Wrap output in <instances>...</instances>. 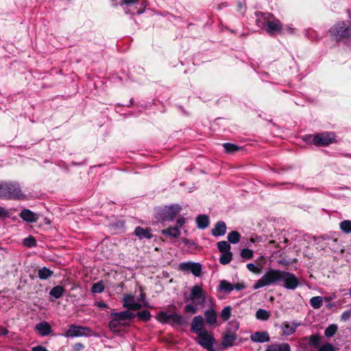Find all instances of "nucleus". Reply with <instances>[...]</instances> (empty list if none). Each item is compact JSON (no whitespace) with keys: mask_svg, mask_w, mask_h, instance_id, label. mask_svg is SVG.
Segmentation results:
<instances>
[{"mask_svg":"<svg viewBox=\"0 0 351 351\" xmlns=\"http://www.w3.org/2000/svg\"><path fill=\"white\" fill-rule=\"evenodd\" d=\"M283 282L287 289L294 290L300 284L298 278L292 273L278 269H270L253 286L254 289H258L273 284Z\"/></svg>","mask_w":351,"mask_h":351,"instance_id":"obj_1","label":"nucleus"},{"mask_svg":"<svg viewBox=\"0 0 351 351\" xmlns=\"http://www.w3.org/2000/svg\"><path fill=\"white\" fill-rule=\"evenodd\" d=\"M184 301L192 302L184 306L186 313L195 314L198 311V306L202 307L206 303V296L204 293L198 285L193 286L191 289L190 295L184 298Z\"/></svg>","mask_w":351,"mask_h":351,"instance_id":"obj_2","label":"nucleus"},{"mask_svg":"<svg viewBox=\"0 0 351 351\" xmlns=\"http://www.w3.org/2000/svg\"><path fill=\"white\" fill-rule=\"evenodd\" d=\"M0 199L22 200L25 199V195L22 193L19 183L0 182Z\"/></svg>","mask_w":351,"mask_h":351,"instance_id":"obj_3","label":"nucleus"},{"mask_svg":"<svg viewBox=\"0 0 351 351\" xmlns=\"http://www.w3.org/2000/svg\"><path fill=\"white\" fill-rule=\"evenodd\" d=\"M182 210V206L178 204L158 207L154 209V217L159 221H173Z\"/></svg>","mask_w":351,"mask_h":351,"instance_id":"obj_4","label":"nucleus"},{"mask_svg":"<svg viewBox=\"0 0 351 351\" xmlns=\"http://www.w3.org/2000/svg\"><path fill=\"white\" fill-rule=\"evenodd\" d=\"M329 33L330 36L337 42L343 40L346 38H351V23L337 22L330 28Z\"/></svg>","mask_w":351,"mask_h":351,"instance_id":"obj_5","label":"nucleus"},{"mask_svg":"<svg viewBox=\"0 0 351 351\" xmlns=\"http://www.w3.org/2000/svg\"><path fill=\"white\" fill-rule=\"evenodd\" d=\"M336 136L333 132H321L306 137V141L317 147H326L336 142Z\"/></svg>","mask_w":351,"mask_h":351,"instance_id":"obj_6","label":"nucleus"},{"mask_svg":"<svg viewBox=\"0 0 351 351\" xmlns=\"http://www.w3.org/2000/svg\"><path fill=\"white\" fill-rule=\"evenodd\" d=\"M156 319L162 324H170L171 326H182L186 324L184 317L176 312L168 314L165 311H160L157 314Z\"/></svg>","mask_w":351,"mask_h":351,"instance_id":"obj_7","label":"nucleus"},{"mask_svg":"<svg viewBox=\"0 0 351 351\" xmlns=\"http://www.w3.org/2000/svg\"><path fill=\"white\" fill-rule=\"evenodd\" d=\"M67 338L95 336L94 331L89 327L71 324L64 334Z\"/></svg>","mask_w":351,"mask_h":351,"instance_id":"obj_8","label":"nucleus"},{"mask_svg":"<svg viewBox=\"0 0 351 351\" xmlns=\"http://www.w3.org/2000/svg\"><path fill=\"white\" fill-rule=\"evenodd\" d=\"M179 270L192 273L195 277H199L202 273V265L199 263L183 262L179 265Z\"/></svg>","mask_w":351,"mask_h":351,"instance_id":"obj_9","label":"nucleus"},{"mask_svg":"<svg viewBox=\"0 0 351 351\" xmlns=\"http://www.w3.org/2000/svg\"><path fill=\"white\" fill-rule=\"evenodd\" d=\"M197 337L199 339V341H197L198 344L207 350L214 347V345L216 343V341L213 336L208 333L206 330H204V332L198 334Z\"/></svg>","mask_w":351,"mask_h":351,"instance_id":"obj_10","label":"nucleus"},{"mask_svg":"<svg viewBox=\"0 0 351 351\" xmlns=\"http://www.w3.org/2000/svg\"><path fill=\"white\" fill-rule=\"evenodd\" d=\"M122 302L123 306L130 311H137L142 308V304L136 302L134 297L132 294H127L124 295Z\"/></svg>","mask_w":351,"mask_h":351,"instance_id":"obj_11","label":"nucleus"},{"mask_svg":"<svg viewBox=\"0 0 351 351\" xmlns=\"http://www.w3.org/2000/svg\"><path fill=\"white\" fill-rule=\"evenodd\" d=\"M204 320L202 316L196 315L191 322V330L197 334V335L204 331L203 328Z\"/></svg>","mask_w":351,"mask_h":351,"instance_id":"obj_12","label":"nucleus"},{"mask_svg":"<svg viewBox=\"0 0 351 351\" xmlns=\"http://www.w3.org/2000/svg\"><path fill=\"white\" fill-rule=\"evenodd\" d=\"M256 19V25L261 28H264L270 19L273 18V16L269 13H264L262 12L256 11L254 13Z\"/></svg>","mask_w":351,"mask_h":351,"instance_id":"obj_13","label":"nucleus"},{"mask_svg":"<svg viewBox=\"0 0 351 351\" xmlns=\"http://www.w3.org/2000/svg\"><path fill=\"white\" fill-rule=\"evenodd\" d=\"M35 330H36L41 337H46L52 332V328L50 324L45 321L36 324Z\"/></svg>","mask_w":351,"mask_h":351,"instance_id":"obj_14","label":"nucleus"},{"mask_svg":"<svg viewBox=\"0 0 351 351\" xmlns=\"http://www.w3.org/2000/svg\"><path fill=\"white\" fill-rule=\"evenodd\" d=\"M264 28L268 34H274L281 31L282 25L279 20L270 19Z\"/></svg>","mask_w":351,"mask_h":351,"instance_id":"obj_15","label":"nucleus"},{"mask_svg":"<svg viewBox=\"0 0 351 351\" xmlns=\"http://www.w3.org/2000/svg\"><path fill=\"white\" fill-rule=\"evenodd\" d=\"M237 339V335L235 333H231L230 331H227L222 337V348L225 349L233 346Z\"/></svg>","mask_w":351,"mask_h":351,"instance_id":"obj_16","label":"nucleus"},{"mask_svg":"<svg viewBox=\"0 0 351 351\" xmlns=\"http://www.w3.org/2000/svg\"><path fill=\"white\" fill-rule=\"evenodd\" d=\"M19 215L23 221L28 223L36 222L38 219V215L27 208L23 209Z\"/></svg>","mask_w":351,"mask_h":351,"instance_id":"obj_17","label":"nucleus"},{"mask_svg":"<svg viewBox=\"0 0 351 351\" xmlns=\"http://www.w3.org/2000/svg\"><path fill=\"white\" fill-rule=\"evenodd\" d=\"M226 223L223 221H217L215 227L211 230V234L214 237H221L223 236L226 232Z\"/></svg>","mask_w":351,"mask_h":351,"instance_id":"obj_18","label":"nucleus"},{"mask_svg":"<svg viewBox=\"0 0 351 351\" xmlns=\"http://www.w3.org/2000/svg\"><path fill=\"white\" fill-rule=\"evenodd\" d=\"M160 232L163 236L170 239H176L181 235V230L177 228L176 226H170L166 229L162 230Z\"/></svg>","mask_w":351,"mask_h":351,"instance_id":"obj_19","label":"nucleus"},{"mask_svg":"<svg viewBox=\"0 0 351 351\" xmlns=\"http://www.w3.org/2000/svg\"><path fill=\"white\" fill-rule=\"evenodd\" d=\"M250 339L256 343H265L268 342L270 338L267 331H263L254 332L250 336Z\"/></svg>","mask_w":351,"mask_h":351,"instance_id":"obj_20","label":"nucleus"},{"mask_svg":"<svg viewBox=\"0 0 351 351\" xmlns=\"http://www.w3.org/2000/svg\"><path fill=\"white\" fill-rule=\"evenodd\" d=\"M195 221L199 229L204 230L209 226L210 219L206 215H199L196 217Z\"/></svg>","mask_w":351,"mask_h":351,"instance_id":"obj_21","label":"nucleus"},{"mask_svg":"<svg viewBox=\"0 0 351 351\" xmlns=\"http://www.w3.org/2000/svg\"><path fill=\"white\" fill-rule=\"evenodd\" d=\"M134 234L140 239H151L153 237L149 229H144L141 226H138L135 228Z\"/></svg>","mask_w":351,"mask_h":351,"instance_id":"obj_22","label":"nucleus"},{"mask_svg":"<svg viewBox=\"0 0 351 351\" xmlns=\"http://www.w3.org/2000/svg\"><path fill=\"white\" fill-rule=\"evenodd\" d=\"M204 316L208 324L213 325L217 322V313L213 308L207 309L204 312Z\"/></svg>","mask_w":351,"mask_h":351,"instance_id":"obj_23","label":"nucleus"},{"mask_svg":"<svg viewBox=\"0 0 351 351\" xmlns=\"http://www.w3.org/2000/svg\"><path fill=\"white\" fill-rule=\"evenodd\" d=\"M111 316L118 317V318L121 319V322L125 320H130L136 317L135 314L130 312V311H123L121 312L112 313Z\"/></svg>","mask_w":351,"mask_h":351,"instance_id":"obj_24","label":"nucleus"},{"mask_svg":"<svg viewBox=\"0 0 351 351\" xmlns=\"http://www.w3.org/2000/svg\"><path fill=\"white\" fill-rule=\"evenodd\" d=\"M53 275V271L47 267H43L38 270V276L40 280H47Z\"/></svg>","mask_w":351,"mask_h":351,"instance_id":"obj_25","label":"nucleus"},{"mask_svg":"<svg viewBox=\"0 0 351 351\" xmlns=\"http://www.w3.org/2000/svg\"><path fill=\"white\" fill-rule=\"evenodd\" d=\"M64 291L65 289L63 288V287L60 285H56L50 290L49 295L54 298L55 299H59L63 295Z\"/></svg>","mask_w":351,"mask_h":351,"instance_id":"obj_26","label":"nucleus"},{"mask_svg":"<svg viewBox=\"0 0 351 351\" xmlns=\"http://www.w3.org/2000/svg\"><path fill=\"white\" fill-rule=\"evenodd\" d=\"M299 324H293L291 325L288 323H285L282 325L281 328L285 335L289 336L295 332Z\"/></svg>","mask_w":351,"mask_h":351,"instance_id":"obj_27","label":"nucleus"},{"mask_svg":"<svg viewBox=\"0 0 351 351\" xmlns=\"http://www.w3.org/2000/svg\"><path fill=\"white\" fill-rule=\"evenodd\" d=\"M219 290L230 293L233 291V285L226 280H221L219 285Z\"/></svg>","mask_w":351,"mask_h":351,"instance_id":"obj_28","label":"nucleus"},{"mask_svg":"<svg viewBox=\"0 0 351 351\" xmlns=\"http://www.w3.org/2000/svg\"><path fill=\"white\" fill-rule=\"evenodd\" d=\"M135 315L138 318V319L144 322H149L152 317L151 313L147 310L139 311L136 314H135Z\"/></svg>","mask_w":351,"mask_h":351,"instance_id":"obj_29","label":"nucleus"},{"mask_svg":"<svg viewBox=\"0 0 351 351\" xmlns=\"http://www.w3.org/2000/svg\"><path fill=\"white\" fill-rule=\"evenodd\" d=\"M112 320L109 322L108 326L111 330H115L119 326H125L124 324L121 323L120 318L116 316H111Z\"/></svg>","mask_w":351,"mask_h":351,"instance_id":"obj_30","label":"nucleus"},{"mask_svg":"<svg viewBox=\"0 0 351 351\" xmlns=\"http://www.w3.org/2000/svg\"><path fill=\"white\" fill-rule=\"evenodd\" d=\"M241 234L237 231H232L228 234V242L232 244L238 243L240 241Z\"/></svg>","mask_w":351,"mask_h":351,"instance_id":"obj_31","label":"nucleus"},{"mask_svg":"<svg viewBox=\"0 0 351 351\" xmlns=\"http://www.w3.org/2000/svg\"><path fill=\"white\" fill-rule=\"evenodd\" d=\"M338 330V326L335 324H330L324 330V335L328 337H332L335 335Z\"/></svg>","mask_w":351,"mask_h":351,"instance_id":"obj_32","label":"nucleus"},{"mask_svg":"<svg viewBox=\"0 0 351 351\" xmlns=\"http://www.w3.org/2000/svg\"><path fill=\"white\" fill-rule=\"evenodd\" d=\"M311 306L315 308H319L323 304V298L321 296H315L310 300Z\"/></svg>","mask_w":351,"mask_h":351,"instance_id":"obj_33","label":"nucleus"},{"mask_svg":"<svg viewBox=\"0 0 351 351\" xmlns=\"http://www.w3.org/2000/svg\"><path fill=\"white\" fill-rule=\"evenodd\" d=\"M339 228L346 234H351V221L343 220L340 222Z\"/></svg>","mask_w":351,"mask_h":351,"instance_id":"obj_34","label":"nucleus"},{"mask_svg":"<svg viewBox=\"0 0 351 351\" xmlns=\"http://www.w3.org/2000/svg\"><path fill=\"white\" fill-rule=\"evenodd\" d=\"M256 317L258 319L265 321L269 319V313L263 308H258L256 312Z\"/></svg>","mask_w":351,"mask_h":351,"instance_id":"obj_35","label":"nucleus"},{"mask_svg":"<svg viewBox=\"0 0 351 351\" xmlns=\"http://www.w3.org/2000/svg\"><path fill=\"white\" fill-rule=\"evenodd\" d=\"M232 258V254L230 251L228 252H222L219 258V262L222 265H226L231 261Z\"/></svg>","mask_w":351,"mask_h":351,"instance_id":"obj_36","label":"nucleus"},{"mask_svg":"<svg viewBox=\"0 0 351 351\" xmlns=\"http://www.w3.org/2000/svg\"><path fill=\"white\" fill-rule=\"evenodd\" d=\"M104 285L102 280L94 283L91 287V292L93 293H101L104 290Z\"/></svg>","mask_w":351,"mask_h":351,"instance_id":"obj_37","label":"nucleus"},{"mask_svg":"<svg viewBox=\"0 0 351 351\" xmlns=\"http://www.w3.org/2000/svg\"><path fill=\"white\" fill-rule=\"evenodd\" d=\"M217 247L220 252H228L230 251V245L229 242L226 241H219L217 243Z\"/></svg>","mask_w":351,"mask_h":351,"instance_id":"obj_38","label":"nucleus"},{"mask_svg":"<svg viewBox=\"0 0 351 351\" xmlns=\"http://www.w3.org/2000/svg\"><path fill=\"white\" fill-rule=\"evenodd\" d=\"M223 147L226 153H232L239 150L240 147L234 143H225L223 144Z\"/></svg>","mask_w":351,"mask_h":351,"instance_id":"obj_39","label":"nucleus"},{"mask_svg":"<svg viewBox=\"0 0 351 351\" xmlns=\"http://www.w3.org/2000/svg\"><path fill=\"white\" fill-rule=\"evenodd\" d=\"M274 351H291L290 346L288 343L272 344Z\"/></svg>","mask_w":351,"mask_h":351,"instance_id":"obj_40","label":"nucleus"},{"mask_svg":"<svg viewBox=\"0 0 351 351\" xmlns=\"http://www.w3.org/2000/svg\"><path fill=\"white\" fill-rule=\"evenodd\" d=\"M305 36L313 40H319L321 37L316 31L313 29H308L305 31Z\"/></svg>","mask_w":351,"mask_h":351,"instance_id":"obj_41","label":"nucleus"},{"mask_svg":"<svg viewBox=\"0 0 351 351\" xmlns=\"http://www.w3.org/2000/svg\"><path fill=\"white\" fill-rule=\"evenodd\" d=\"M23 244L27 247H33L36 245V241L33 236L29 235L23 239Z\"/></svg>","mask_w":351,"mask_h":351,"instance_id":"obj_42","label":"nucleus"},{"mask_svg":"<svg viewBox=\"0 0 351 351\" xmlns=\"http://www.w3.org/2000/svg\"><path fill=\"white\" fill-rule=\"evenodd\" d=\"M231 311L232 308L230 306H226L222 309L221 316L224 321H227L230 318Z\"/></svg>","mask_w":351,"mask_h":351,"instance_id":"obj_43","label":"nucleus"},{"mask_svg":"<svg viewBox=\"0 0 351 351\" xmlns=\"http://www.w3.org/2000/svg\"><path fill=\"white\" fill-rule=\"evenodd\" d=\"M320 337L318 335H312L309 337L308 343L312 347H317L320 343Z\"/></svg>","mask_w":351,"mask_h":351,"instance_id":"obj_44","label":"nucleus"},{"mask_svg":"<svg viewBox=\"0 0 351 351\" xmlns=\"http://www.w3.org/2000/svg\"><path fill=\"white\" fill-rule=\"evenodd\" d=\"M337 298L336 294H332L330 296H326L323 298V301H325L327 304H326V306L328 309H331L334 307L335 304L333 303H331V301Z\"/></svg>","mask_w":351,"mask_h":351,"instance_id":"obj_45","label":"nucleus"},{"mask_svg":"<svg viewBox=\"0 0 351 351\" xmlns=\"http://www.w3.org/2000/svg\"><path fill=\"white\" fill-rule=\"evenodd\" d=\"M254 252L249 248L243 249L241 252V256L243 258L250 259L252 258Z\"/></svg>","mask_w":351,"mask_h":351,"instance_id":"obj_46","label":"nucleus"},{"mask_svg":"<svg viewBox=\"0 0 351 351\" xmlns=\"http://www.w3.org/2000/svg\"><path fill=\"white\" fill-rule=\"evenodd\" d=\"M317 351H335V350L331 343H325L319 347Z\"/></svg>","mask_w":351,"mask_h":351,"instance_id":"obj_47","label":"nucleus"},{"mask_svg":"<svg viewBox=\"0 0 351 351\" xmlns=\"http://www.w3.org/2000/svg\"><path fill=\"white\" fill-rule=\"evenodd\" d=\"M351 318V309L345 311L341 315L340 320L341 322H347Z\"/></svg>","mask_w":351,"mask_h":351,"instance_id":"obj_48","label":"nucleus"},{"mask_svg":"<svg viewBox=\"0 0 351 351\" xmlns=\"http://www.w3.org/2000/svg\"><path fill=\"white\" fill-rule=\"evenodd\" d=\"M139 3V0H121L119 3V5L121 6H124V5H134V4H138Z\"/></svg>","mask_w":351,"mask_h":351,"instance_id":"obj_49","label":"nucleus"},{"mask_svg":"<svg viewBox=\"0 0 351 351\" xmlns=\"http://www.w3.org/2000/svg\"><path fill=\"white\" fill-rule=\"evenodd\" d=\"M186 223V218L184 217H180L176 220V227L178 229L181 230V228L184 226V225Z\"/></svg>","mask_w":351,"mask_h":351,"instance_id":"obj_50","label":"nucleus"},{"mask_svg":"<svg viewBox=\"0 0 351 351\" xmlns=\"http://www.w3.org/2000/svg\"><path fill=\"white\" fill-rule=\"evenodd\" d=\"M337 243H338V239H330V238H328V242H327V244L330 246H332V250H334L335 251H337L339 247L337 246H335V245H337Z\"/></svg>","mask_w":351,"mask_h":351,"instance_id":"obj_51","label":"nucleus"},{"mask_svg":"<svg viewBox=\"0 0 351 351\" xmlns=\"http://www.w3.org/2000/svg\"><path fill=\"white\" fill-rule=\"evenodd\" d=\"M246 288L245 285L243 282H238L233 285V290H236L237 291L243 290Z\"/></svg>","mask_w":351,"mask_h":351,"instance_id":"obj_52","label":"nucleus"},{"mask_svg":"<svg viewBox=\"0 0 351 351\" xmlns=\"http://www.w3.org/2000/svg\"><path fill=\"white\" fill-rule=\"evenodd\" d=\"M84 349V346L82 343H76L72 346L73 351H80Z\"/></svg>","mask_w":351,"mask_h":351,"instance_id":"obj_53","label":"nucleus"},{"mask_svg":"<svg viewBox=\"0 0 351 351\" xmlns=\"http://www.w3.org/2000/svg\"><path fill=\"white\" fill-rule=\"evenodd\" d=\"M9 217V213L5 210V208L0 206V217L5 218Z\"/></svg>","mask_w":351,"mask_h":351,"instance_id":"obj_54","label":"nucleus"},{"mask_svg":"<svg viewBox=\"0 0 351 351\" xmlns=\"http://www.w3.org/2000/svg\"><path fill=\"white\" fill-rule=\"evenodd\" d=\"M246 267L250 271L252 272H256L258 270L257 266L254 263H247Z\"/></svg>","mask_w":351,"mask_h":351,"instance_id":"obj_55","label":"nucleus"},{"mask_svg":"<svg viewBox=\"0 0 351 351\" xmlns=\"http://www.w3.org/2000/svg\"><path fill=\"white\" fill-rule=\"evenodd\" d=\"M32 351H48V350L43 346H36L32 348Z\"/></svg>","mask_w":351,"mask_h":351,"instance_id":"obj_56","label":"nucleus"},{"mask_svg":"<svg viewBox=\"0 0 351 351\" xmlns=\"http://www.w3.org/2000/svg\"><path fill=\"white\" fill-rule=\"evenodd\" d=\"M96 306H97L99 308H100V309H104V308H108V305H107V304H106L104 302H102V301H101V302H97L96 303Z\"/></svg>","mask_w":351,"mask_h":351,"instance_id":"obj_57","label":"nucleus"},{"mask_svg":"<svg viewBox=\"0 0 351 351\" xmlns=\"http://www.w3.org/2000/svg\"><path fill=\"white\" fill-rule=\"evenodd\" d=\"M8 333V330L0 326V336H5Z\"/></svg>","mask_w":351,"mask_h":351,"instance_id":"obj_58","label":"nucleus"},{"mask_svg":"<svg viewBox=\"0 0 351 351\" xmlns=\"http://www.w3.org/2000/svg\"><path fill=\"white\" fill-rule=\"evenodd\" d=\"M145 299V293H141L138 297V301H143Z\"/></svg>","mask_w":351,"mask_h":351,"instance_id":"obj_59","label":"nucleus"},{"mask_svg":"<svg viewBox=\"0 0 351 351\" xmlns=\"http://www.w3.org/2000/svg\"><path fill=\"white\" fill-rule=\"evenodd\" d=\"M265 351H274L273 345L269 346Z\"/></svg>","mask_w":351,"mask_h":351,"instance_id":"obj_60","label":"nucleus"},{"mask_svg":"<svg viewBox=\"0 0 351 351\" xmlns=\"http://www.w3.org/2000/svg\"><path fill=\"white\" fill-rule=\"evenodd\" d=\"M144 11H145V10H144V9H140V10H138L136 12V14H137L138 15H140V14H143V13L144 12Z\"/></svg>","mask_w":351,"mask_h":351,"instance_id":"obj_61","label":"nucleus"},{"mask_svg":"<svg viewBox=\"0 0 351 351\" xmlns=\"http://www.w3.org/2000/svg\"><path fill=\"white\" fill-rule=\"evenodd\" d=\"M142 306L147 307V308H150V307H151V306L149 305V304L147 302H146L145 303H144V304L142 305Z\"/></svg>","mask_w":351,"mask_h":351,"instance_id":"obj_62","label":"nucleus"},{"mask_svg":"<svg viewBox=\"0 0 351 351\" xmlns=\"http://www.w3.org/2000/svg\"><path fill=\"white\" fill-rule=\"evenodd\" d=\"M133 103H134V99L131 98L130 100V104L129 105H126V106L129 107V106H130V105L133 104Z\"/></svg>","mask_w":351,"mask_h":351,"instance_id":"obj_63","label":"nucleus"},{"mask_svg":"<svg viewBox=\"0 0 351 351\" xmlns=\"http://www.w3.org/2000/svg\"><path fill=\"white\" fill-rule=\"evenodd\" d=\"M110 1L113 3L114 6H117L118 5L117 0H110Z\"/></svg>","mask_w":351,"mask_h":351,"instance_id":"obj_64","label":"nucleus"}]
</instances>
